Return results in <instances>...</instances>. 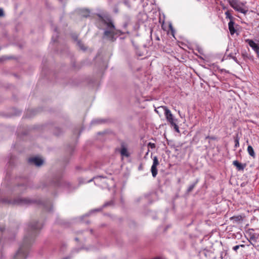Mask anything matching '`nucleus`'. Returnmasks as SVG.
<instances>
[{
	"instance_id": "nucleus-44",
	"label": "nucleus",
	"mask_w": 259,
	"mask_h": 259,
	"mask_svg": "<svg viewBox=\"0 0 259 259\" xmlns=\"http://www.w3.org/2000/svg\"><path fill=\"white\" fill-rule=\"evenodd\" d=\"M54 30H55V31L58 33V32H57V28H55Z\"/></svg>"
},
{
	"instance_id": "nucleus-7",
	"label": "nucleus",
	"mask_w": 259,
	"mask_h": 259,
	"mask_svg": "<svg viewBox=\"0 0 259 259\" xmlns=\"http://www.w3.org/2000/svg\"><path fill=\"white\" fill-rule=\"evenodd\" d=\"M246 234L248 236V240L249 242H251V241L256 242L259 237V234L254 233L253 229H249L246 231Z\"/></svg>"
},
{
	"instance_id": "nucleus-25",
	"label": "nucleus",
	"mask_w": 259,
	"mask_h": 259,
	"mask_svg": "<svg viewBox=\"0 0 259 259\" xmlns=\"http://www.w3.org/2000/svg\"><path fill=\"white\" fill-rule=\"evenodd\" d=\"M227 252L226 251H222L221 253L220 258L221 259H223L225 257V256L227 255Z\"/></svg>"
},
{
	"instance_id": "nucleus-37",
	"label": "nucleus",
	"mask_w": 259,
	"mask_h": 259,
	"mask_svg": "<svg viewBox=\"0 0 259 259\" xmlns=\"http://www.w3.org/2000/svg\"><path fill=\"white\" fill-rule=\"evenodd\" d=\"M127 25H128L127 23L125 22V23H124L123 24V27L124 28H126V27H127Z\"/></svg>"
},
{
	"instance_id": "nucleus-13",
	"label": "nucleus",
	"mask_w": 259,
	"mask_h": 259,
	"mask_svg": "<svg viewBox=\"0 0 259 259\" xmlns=\"http://www.w3.org/2000/svg\"><path fill=\"white\" fill-rule=\"evenodd\" d=\"M247 152L250 156H251L253 158H255V154L254 151V150L251 146L249 145L247 147Z\"/></svg>"
},
{
	"instance_id": "nucleus-26",
	"label": "nucleus",
	"mask_w": 259,
	"mask_h": 259,
	"mask_svg": "<svg viewBox=\"0 0 259 259\" xmlns=\"http://www.w3.org/2000/svg\"><path fill=\"white\" fill-rule=\"evenodd\" d=\"M77 44L78 45V46H79V47L82 49V50H85L84 48H83V44L82 43V42L80 41V40H78V42H77Z\"/></svg>"
},
{
	"instance_id": "nucleus-2",
	"label": "nucleus",
	"mask_w": 259,
	"mask_h": 259,
	"mask_svg": "<svg viewBox=\"0 0 259 259\" xmlns=\"http://www.w3.org/2000/svg\"><path fill=\"white\" fill-rule=\"evenodd\" d=\"M98 17L97 20V27L102 29L103 25H105L106 28L104 30L103 38L111 42H114L118 36L123 34L124 33L121 30L117 29L114 24L111 17L107 14H97Z\"/></svg>"
},
{
	"instance_id": "nucleus-19",
	"label": "nucleus",
	"mask_w": 259,
	"mask_h": 259,
	"mask_svg": "<svg viewBox=\"0 0 259 259\" xmlns=\"http://www.w3.org/2000/svg\"><path fill=\"white\" fill-rule=\"evenodd\" d=\"M225 15H226V18H228L230 19V21H233V17L231 15L230 11H227L225 12Z\"/></svg>"
},
{
	"instance_id": "nucleus-8",
	"label": "nucleus",
	"mask_w": 259,
	"mask_h": 259,
	"mask_svg": "<svg viewBox=\"0 0 259 259\" xmlns=\"http://www.w3.org/2000/svg\"><path fill=\"white\" fill-rule=\"evenodd\" d=\"M121 148L119 150L120 154L122 156L128 157L130 154L127 151V144L124 141L120 142Z\"/></svg>"
},
{
	"instance_id": "nucleus-21",
	"label": "nucleus",
	"mask_w": 259,
	"mask_h": 259,
	"mask_svg": "<svg viewBox=\"0 0 259 259\" xmlns=\"http://www.w3.org/2000/svg\"><path fill=\"white\" fill-rule=\"evenodd\" d=\"M113 203H114V202L113 200H110L109 201H108L103 204V205L102 206L103 208H105V207H106L109 206H112L113 205Z\"/></svg>"
},
{
	"instance_id": "nucleus-29",
	"label": "nucleus",
	"mask_w": 259,
	"mask_h": 259,
	"mask_svg": "<svg viewBox=\"0 0 259 259\" xmlns=\"http://www.w3.org/2000/svg\"><path fill=\"white\" fill-rule=\"evenodd\" d=\"M5 16V13L4 10L2 8H0V17H4Z\"/></svg>"
},
{
	"instance_id": "nucleus-48",
	"label": "nucleus",
	"mask_w": 259,
	"mask_h": 259,
	"mask_svg": "<svg viewBox=\"0 0 259 259\" xmlns=\"http://www.w3.org/2000/svg\"><path fill=\"white\" fill-rule=\"evenodd\" d=\"M169 27L172 29V26L171 25H169Z\"/></svg>"
},
{
	"instance_id": "nucleus-41",
	"label": "nucleus",
	"mask_w": 259,
	"mask_h": 259,
	"mask_svg": "<svg viewBox=\"0 0 259 259\" xmlns=\"http://www.w3.org/2000/svg\"><path fill=\"white\" fill-rule=\"evenodd\" d=\"M70 257H64V258H63L62 259H70Z\"/></svg>"
},
{
	"instance_id": "nucleus-23",
	"label": "nucleus",
	"mask_w": 259,
	"mask_h": 259,
	"mask_svg": "<svg viewBox=\"0 0 259 259\" xmlns=\"http://www.w3.org/2000/svg\"><path fill=\"white\" fill-rule=\"evenodd\" d=\"M118 4H116L114 7H113V11L114 13L115 14H117L119 12V10H118Z\"/></svg>"
},
{
	"instance_id": "nucleus-4",
	"label": "nucleus",
	"mask_w": 259,
	"mask_h": 259,
	"mask_svg": "<svg viewBox=\"0 0 259 259\" xmlns=\"http://www.w3.org/2000/svg\"><path fill=\"white\" fill-rule=\"evenodd\" d=\"M231 7L236 11L246 14L248 11V7L245 5L246 2L243 3L239 0H228Z\"/></svg>"
},
{
	"instance_id": "nucleus-9",
	"label": "nucleus",
	"mask_w": 259,
	"mask_h": 259,
	"mask_svg": "<svg viewBox=\"0 0 259 259\" xmlns=\"http://www.w3.org/2000/svg\"><path fill=\"white\" fill-rule=\"evenodd\" d=\"M28 162L31 164H34L36 166H39L42 164L44 161L40 158L35 157L29 158Z\"/></svg>"
},
{
	"instance_id": "nucleus-27",
	"label": "nucleus",
	"mask_w": 259,
	"mask_h": 259,
	"mask_svg": "<svg viewBox=\"0 0 259 259\" xmlns=\"http://www.w3.org/2000/svg\"><path fill=\"white\" fill-rule=\"evenodd\" d=\"M9 59V58H8V57H7L5 56H3L1 58H0V62H3L7 59Z\"/></svg>"
},
{
	"instance_id": "nucleus-10",
	"label": "nucleus",
	"mask_w": 259,
	"mask_h": 259,
	"mask_svg": "<svg viewBox=\"0 0 259 259\" xmlns=\"http://www.w3.org/2000/svg\"><path fill=\"white\" fill-rule=\"evenodd\" d=\"M245 42L248 43L257 54H259V44H256L253 40L249 39H246Z\"/></svg>"
},
{
	"instance_id": "nucleus-31",
	"label": "nucleus",
	"mask_w": 259,
	"mask_h": 259,
	"mask_svg": "<svg viewBox=\"0 0 259 259\" xmlns=\"http://www.w3.org/2000/svg\"><path fill=\"white\" fill-rule=\"evenodd\" d=\"M240 247V246L239 245H236L235 246H234L233 247V249L235 251H237V249Z\"/></svg>"
},
{
	"instance_id": "nucleus-11",
	"label": "nucleus",
	"mask_w": 259,
	"mask_h": 259,
	"mask_svg": "<svg viewBox=\"0 0 259 259\" xmlns=\"http://www.w3.org/2000/svg\"><path fill=\"white\" fill-rule=\"evenodd\" d=\"M233 164L236 166V169L239 170V171H240V170H243L245 168V167L246 166V163H240L237 160H235L233 162Z\"/></svg>"
},
{
	"instance_id": "nucleus-20",
	"label": "nucleus",
	"mask_w": 259,
	"mask_h": 259,
	"mask_svg": "<svg viewBox=\"0 0 259 259\" xmlns=\"http://www.w3.org/2000/svg\"><path fill=\"white\" fill-rule=\"evenodd\" d=\"M241 56L243 59L245 61L249 58L248 54L245 51H242L241 52Z\"/></svg>"
},
{
	"instance_id": "nucleus-49",
	"label": "nucleus",
	"mask_w": 259,
	"mask_h": 259,
	"mask_svg": "<svg viewBox=\"0 0 259 259\" xmlns=\"http://www.w3.org/2000/svg\"><path fill=\"white\" fill-rule=\"evenodd\" d=\"M84 16L85 17H87L88 16V15H84Z\"/></svg>"
},
{
	"instance_id": "nucleus-32",
	"label": "nucleus",
	"mask_w": 259,
	"mask_h": 259,
	"mask_svg": "<svg viewBox=\"0 0 259 259\" xmlns=\"http://www.w3.org/2000/svg\"><path fill=\"white\" fill-rule=\"evenodd\" d=\"M104 208H103V206L100 208H98V209H95L94 210V211H101Z\"/></svg>"
},
{
	"instance_id": "nucleus-15",
	"label": "nucleus",
	"mask_w": 259,
	"mask_h": 259,
	"mask_svg": "<svg viewBox=\"0 0 259 259\" xmlns=\"http://www.w3.org/2000/svg\"><path fill=\"white\" fill-rule=\"evenodd\" d=\"M234 142H235V148H237L239 146V138L238 137V134H236V135L234 137Z\"/></svg>"
},
{
	"instance_id": "nucleus-12",
	"label": "nucleus",
	"mask_w": 259,
	"mask_h": 259,
	"mask_svg": "<svg viewBox=\"0 0 259 259\" xmlns=\"http://www.w3.org/2000/svg\"><path fill=\"white\" fill-rule=\"evenodd\" d=\"M235 22L233 21H230L228 23L229 29L231 35H233L236 32V30L234 27Z\"/></svg>"
},
{
	"instance_id": "nucleus-38",
	"label": "nucleus",
	"mask_w": 259,
	"mask_h": 259,
	"mask_svg": "<svg viewBox=\"0 0 259 259\" xmlns=\"http://www.w3.org/2000/svg\"><path fill=\"white\" fill-rule=\"evenodd\" d=\"M253 241H251V242H250V244H251L252 246H253L254 247H256L254 245V244L253 243Z\"/></svg>"
},
{
	"instance_id": "nucleus-45",
	"label": "nucleus",
	"mask_w": 259,
	"mask_h": 259,
	"mask_svg": "<svg viewBox=\"0 0 259 259\" xmlns=\"http://www.w3.org/2000/svg\"><path fill=\"white\" fill-rule=\"evenodd\" d=\"M19 187L20 186H24L23 184H20L18 185Z\"/></svg>"
},
{
	"instance_id": "nucleus-42",
	"label": "nucleus",
	"mask_w": 259,
	"mask_h": 259,
	"mask_svg": "<svg viewBox=\"0 0 259 259\" xmlns=\"http://www.w3.org/2000/svg\"><path fill=\"white\" fill-rule=\"evenodd\" d=\"M153 259H161V258L160 257H155V258H154Z\"/></svg>"
},
{
	"instance_id": "nucleus-5",
	"label": "nucleus",
	"mask_w": 259,
	"mask_h": 259,
	"mask_svg": "<svg viewBox=\"0 0 259 259\" xmlns=\"http://www.w3.org/2000/svg\"><path fill=\"white\" fill-rule=\"evenodd\" d=\"M161 108L164 111V114L167 121L169 123L171 126L174 127L175 131L179 133V127L176 123L177 120L174 118V116L171 114L170 111L166 107L162 106Z\"/></svg>"
},
{
	"instance_id": "nucleus-47",
	"label": "nucleus",
	"mask_w": 259,
	"mask_h": 259,
	"mask_svg": "<svg viewBox=\"0 0 259 259\" xmlns=\"http://www.w3.org/2000/svg\"><path fill=\"white\" fill-rule=\"evenodd\" d=\"M75 240L76 241H78V238H75Z\"/></svg>"
},
{
	"instance_id": "nucleus-50",
	"label": "nucleus",
	"mask_w": 259,
	"mask_h": 259,
	"mask_svg": "<svg viewBox=\"0 0 259 259\" xmlns=\"http://www.w3.org/2000/svg\"><path fill=\"white\" fill-rule=\"evenodd\" d=\"M93 232V230H91V232Z\"/></svg>"
},
{
	"instance_id": "nucleus-43",
	"label": "nucleus",
	"mask_w": 259,
	"mask_h": 259,
	"mask_svg": "<svg viewBox=\"0 0 259 259\" xmlns=\"http://www.w3.org/2000/svg\"><path fill=\"white\" fill-rule=\"evenodd\" d=\"M55 134L57 136L59 135V133H56V132H55Z\"/></svg>"
},
{
	"instance_id": "nucleus-17",
	"label": "nucleus",
	"mask_w": 259,
	"mask_h": 259,
	"mask_svg": "<svg viewBox=\"0 0 259 259\" xmlns=\"http://www.w3.org/2000/svg\"><path fill=\"white\" fill-rule=\"evenodd\" d=\"M228 57L232 58L235 62H236L238 64H240L239 62L237 60V58L234 55V53L232 51H231V52L228 54Z\"/></svg>"
},
{
	"instance_id": "nucleus-6",
	"label": "nucleus",
	"mask_w": 259,
	"mask_h": 259,
	"mask_svg": "<svg viewBox=\"0 0 259 259\" xmlns=\"http://www.w3.org/2000/svg\"><path fill=\"white\" fill-rule=\"evenodd\" d=\"M50 185L54 187H69L70 183L63 180L62 174L56 175L51 182Z\"/></svg>"
},
{
	"instance_id": "nucleus-1",
	"label": "nucleus",
	"mask_w": 259,
	"mask_h": 259,
	"mask_svg": "<svg viewBox=\"0 0 259 259\" xmlns=\"http://www.w3.org/2000/svg\"><path fill=\"white\" fill-rule=\"evenodd\" d=\"M42 225L37 221L30 222L28 225L27 233L24 236L23 243L14 255L13 259H26L30 245L34 241L35 238L42 228Z\"/></svg>"
},
{
	"instance_id": "nucleus-18",
	"label": "nucleus",
	"mask_w": 259,
	"mask_h": 259,
	"mask_svg": "<svg viewBox=\"0 0 259 259\" xmlns=\"http://www.w3.org/2000/svg\"><path fill=\"white\" fill-rule=\"evenodd\" d=\"M231 220L233 221V222H238L240 220H242V217L241 215H237V216H234L230 218Z\"/></svg>"
},
{
	"instance_id": "nucleus-22",
	"label": "nucleus",
	"mask_w": 259,
	"mask_h": 259,
	"mask_svg": "<svg viewBox=\"0 0 259 259\" xmlns=\"http://www.w3.org/2000/svg\"><path fill=\"white\" fill-rule=\"evenodd\" d=\"M153 162L152 165L157 166L159 165V161L157 156H154L153 159Z\"/></svg>"
},
{
	"instance_id": "nucleus-3",
	"label": "nucleus",
	"mask_w": 259,
	"mask_h": 259,
	"mask_svg": "<svg viewBox=\"0 0 259 259\" xmlns=\"http://www.w3.org/2000/svg\"><path fill=\"white\" fill-rule=\"evenodd\" d=\"M37 201L27 198H16L11 199L8 197H0V203L12 205H28L36 203Z\"/></svg>"
},
{
	"instance_id": "nucleus-35",
	"label": "nucleus",
	"mask_w": 259,
	"mask_h": 259,
	"mask_svg": "<svg viewBox=\"0 0 259 259\" xmlns=\"http://www.w3.org/2000/svg\"><path fill=\"white\" fill-rule=\"evenodd\" d=\"M205 139H212V140H214V138H213V137H209V136H207L205 137Z\"/></svg>"
},
{
	"instance_id": "nucleus-36",
	"label": "nucleus",
	"mask_w": 259,
	"mask_h": 259,
	"mask_svg": "<svg viewBox=\"0 0 259 259\" xmlns=\"http://www.w3.org/2000/svg\"><path fill=\"white\" fill-rule=\"evenodd\" d=\"M45 207L46 209L49 211H51V210H52L51 207L49 208H48L46 205H45Z\"/></svg>"
},
{
	"instance_id": "nucleus-24",
	"label": "nucleus",
	"mask_w": 259,
	"mask_h": 259,
	"mask_svg": "<svg viewBox=\"0 0 259 259\" xmlns=\"http://www.w3.org/2000/svg\"><path fill=\"white\" fill-rule=\"evenodd\" d=\"M230 49L233 50V51H232L233 52L234 55L239 53V49L238 48H231Z\"/></svg>"
},
{
	"instance_id": "nucleus-16",
	"label": "nucleus",
	"mask_w": 259,
	"mask_h": 259,
	"mask_svg": "<svg viewBox=\"0 0 259 259\" xmlns=\"http://www.w3.org/2000/svg\"><path fill=\"white\" fill-rule=\"evenodd\" d=\"M151 170L152 176L154 178H155L157 174V166L152 165L151 168Z\"/></svg>"
},
{
	"instance_id": "nucleus-30",
	"label": "nucleus",
	"mask_w": 259,
	"mask_h": 259,
	"mask_svg": "<svg viewBox=\"0 0 259 259\" xmlns=\"http://www.w3.org/2000/svg\"><path fill=\"white\" fill-rule=\"evenodd\" d=\"M5 230V228L3 226H0V233H2Z\"/></svg>"
},
{
	"instance_id": "nucleus-46",
	"label": "nucleus",
	"mask_w": 259,
	"mask_h": 259,
	"mask_svg": "<svg viewBox=\"0 0 259 259\" xmlns=\"http://www.w3.org/2000/svg\"><path fill=\"white\" fill-rule=\"evenodd\" d=\"M139 169H142V165H140L139 167Z\"/></svg>"
},
{
	"instance_id": "nucleus-34",
	"label": "nucleus",
	"mask_w": 259,
	"mask_h": 259,
	"mask_svg": "<svg viewBox=\"0 0 259 259\" xmlns=\"http://www.w3.org/2000/svg\"><path fill=\"white\" fill-rule=\"evenodd\" d=\"M57 37H58V35L56 36V38H55L54 36L52 37V40L54 41V42H55L57 41Z\"/></svg>"
},
{
	"instance_id": "nucleus-39",
	"label": "nucleus",
	"mask_w": 259,
	"mask_h": 259,
	"mask_svg": "<svg viewBox=\"0 0 259 259\" xmlns=\"http://www.w3.org/2000/svg\"><path fill=\"white\" fill-rule=\"evenodd\" d=\"M171 146H172L174 147L175 148V151H178V149L177 148H176L174 145H171Z\"/></svg>"
},
{
	"instance_id": "nucleus-14",
	"label": "nucleus",
	"mask_w": 259,
	"mask_h": 259,
	"mask_svg": "<svg viewBox=\"0 0 259 259\" xmlns=\"http://www.w3.org/2000/svg\"><path fill=\"white\" fill-rule=\"evenodd\" d=\"M198 180H197L193 184H192V185H191L188 188L187 190V193L188 194L190 193L192 191V190H193L194 188L195 187L196 185L197 184V183H198Z\"/></svg>"
},
{
	"instance_id": "nucleus-33",
	"label": "nucleus",
	"mask_w": 259,
	"mask_h": 259,
	"mask_svg": "<svg viewBox=\"0 0 259 259\" xmlns=\"http://www.w3.org/2000/svg\"><path fill=\"white\" fill-rule=\"evenodd\" d=\"M149 144L151 146V148H155V147L154 144H151V143H149Z\"/></svg>"
},
{
	"instance_id": "nucleus-28",
	"label": "nucleus",
	"mask_w": 259,
	"mask_h": 259,
	"mask_svg": "<svg viewBox=\"0 0 259 259\" xmlns=\"http://www.w3.org/2000/svg\"><path fill=\"white\" fill-rule=\"evenodd\" d=\"M124 4L127 6L128 8L131 7V5L130 4L129 1L128 0H124Z\"/></svg>"
},
{
	"instance_id": "nucleus-40",
	"label": "nucleus",
	"mask_w": 259,
	"mask_h": 259,
	"mask_svg": "<svg viewBox=\"0 0 259 259\" xmlns=\"http://www.w3.org/2000/svg\"><path fill=\"white\" fill-rule=\"evenodd\" d=\"M239 246H240V247H245V245H244V244L239 245Z\"/></svg>"
}]
</instances>
